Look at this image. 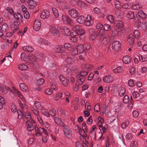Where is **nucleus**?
<instances>
[{"instance_id":"f257e3e1","label":"nucleus","mask_w":147,"mask_h":147,"mask_svg":"<svg viewBox=\"0 0 147 147\" xmlns=\"http://www.w3.org/2000/svg\"><path fill=\"white\" fill-rule=\"evenodd\" d=\"M26 125L27 130L30 131L33 130L36 127L35 121L33 120H31V121L30 120L27 121L26 122Z\"/></svg>"},{"instance_id":"f03ea898","label":"nucleus","mask_w":147,"mask_h":147,"mask_svg":"<svg viewBox=\"0 0 147 147\" xmlns=\"http://www.w3.org/2000/svg\"><path fill=\"white\" fill-rule=\"evenodd\" d=\"M36 126L35 128L36 131V136H42V134L44 133L45 135L48 136L46 130L44 128L36 127Z\"/></svg>"},{"instance_id":"7ed1b4c3","label":"nucleus","mask_w":147,"mask_h":147,"mask_svg":"<svg viewBox=\"0 0 147 147\" xmlns=\"http://www.w3.org/2000/svg\"><path fill=\"white\" fill-rule=\"evenodd\" d=\"M68 13L70 16L74 18H76L80 14L79 12L74 8L69 10Z\"/></svg>"},{"instance_id":"20e7f679","label":"nucleus","mask_w":147,"mask_h":147,"mask_svg":"<svg viewBox=\"0 0 147 147\" xmlns=\"http://www.w3.org/2000/svg\"><path fill=\"white\" fill-rule=\"evenodd\" d=\"M64 127L63 131L64 135L66 136L67 138H71L72 134V131L71 129H70L67 126H65Z\"/></svg>"},{"instance_id":"39448f33","label":"nucleus","mask_w":147,"mask_h":147,"mask_svg":"<svg viewBox=\"0 0 147 147\" xmlns=\"http://www.w3.org/2000/svg\"><path fill=\"white\" fill-rule=\"evenodd\" d=\"M137 28L142 31H145L147 30V22L143 24L138 22L137 23Z\"/></svg>"},{"instance_id":"423d86ee","label":"nucleus","mask_w":147,"mask_h":147,"mask_svg":"<svg viewBox=\"0 0 147 147\" xmlns=\"http://www.w3.org/2000/svg\"><path fill=\"white\" fill-rule=\"evenodd\" d=\"M41 26V23L39 20H36L34 23L33 28L35 31H37L40 29Z\"/></svg>"},{"instance_id":"0eeeda50","label":"nucleus","mask_w":147,"mask_h":147,"mask_svg":"<svg viewBox=\"0 0 147 147\" xmlns=\"http://www.w3.org/2000/svg\"><path fill=\"white\" fill-rule=\"evenodd\" d=\"M112 49L115 51H117L121 48V44L118 41L113 42L112 45Z\"/></svg>"},{"instance_id":"6e6552de","label":"nucleus","mask_w":147,"mask_h":147,"mask_svg":"<svg viewBox=\"0 0 147 147\" xmlns=\"http://www.w3.org/2000/svg\"><path fill=\"white\" fill-rule=\"evenodd\" d=\"M62 34L65 36H69L71 34V31L69 28L66 26H63L61 29Z\"/></svg>"},{"instance_id":"1a4fd4ad","label":"nucleus","mask_w":147,"mask_h":147,"mask_svg":"<svg viewBox=\"0 0 147 147\" xmlns=\"http://www.w3.org/2000/svg\"><path fill=\"white\" fill-rule=\"evenodd\" d=\"M59 77L60 81L64 86L67 87L68 86V80L63 75H60Z\"/></svg>"},{"instance_id":"9d476101","label":"nucleus","mask_w":147,"mask_h":147,"mask_svg":"<svg viewBox=\"0 0 147 147\" xmlns=\"http://www.w3.org/2000/svg\"><path fill=\"white\" fill-rule=\"evenodd\" d=\"M89 34L90 35V40H93L96 37V33L95 30L93 29H90L89 31Z\"/></svg>"},{"instance_id":"9b49d317","label":"nucleus","mask_w":147,"mask_h":147,"mask_svg":"<svg viewBox=\"0 0 147 147\" xmlns=\"http://www.w3.org/2000/svg\"><path fill=\"white\" fill-rule=\"evenodd\" d=\"M50 32L51 34L55 36L59 35V31L58 29L55 27H51L50 29Z\"/></svg>"},{"instance_id":"f8f14e48","label":"nucleus","mask_w":147,"mask_h":147,"mask_svg":"<svg viewBox=\"0 0 147 147\" xmlns=\"http://www.w3.org/2000/svg\"><path fill=\"white\" fill-rule=\"evenodd\" d=\"M50 15V13L49 11L47 10H44L40 15V17L45 19L48 18Z\"/></svg>"},{"instance_id":"ddd939ff","label":"nucleus","mask_w":147,"mask_h":147,"mask_svg":"<svg viewBox=\"0 0 147 147\" xmlns=\"http://www.w3.org/2000/svg\"><path fill=\"white\" fill-rule=\"evenodd\" d=\"M134 38L133 35L131 34H129L128 37L127 42L130 45H132L134 43Z\"/></svg>"},{"instance_id":"4468645a","label":"nucleus","mask_w":147,"mask_h":147,"mask_svg":"<svg viewBox=\"0 0 147 147\" xmlns=\"http://www.w3.org/2000/svg\"><path fill=\"white\" fill-rule=\"evenodd\" d=\"M137 15L140 18L144 20L147 17V15L141 10L138 12Z\"/></svg>"},{"instance_id":"2eb2a0df","label":"nucleus","mask_w":147,"mask_h":147,"mask_svg":"<svg viewBox=\"0 0 147 147\" xmlns=\"http://www.w3.org/2000/svg\"><path fill=\"white\" fill-rule=\"evenodd\" d=\"M115 26L119 29L122 30L123 28L124 25L123 22L121 20H119L116 22Z\"/></svg>"},{"instance_id":"dca6fc26","label":"nucleus","mask_w":147,"mask_h":147,"mask_svg":"<svg viewBox=\"0 0 147 147\" xmlns=\"http://www.w3.org/2000/svg\"><path fill=\"white\" fill-rule=\"evenodd\" d=\"M97 130V128L95 125H94L90 129V133L94 137V139L96 140V132Z\"/></svg>"},{"instance_id":"f3484780","label":"nucleus","mask_w":147,"mask_h":147,"mask_svg":"<svg viewBox=\"0 0 147 147\" xmlns=\"http://www.w3.org/2000/svg\"><path fill=\"white\" fill-rule=\"evenodd\" d=\"M107 38L105 36H100L99 40V42L104 45H106L107 43Z\"/></svg>"},{"instance_id":"a211bd4d","label":"nucleus","mask_w":147,"mask_h":147,"mask_svg":"<svg viewBox=\"0 0 147 147\" xmlns=\"http://www.w3.org/2000/svg\"><path fill=\"white\" fill-rule=\"evenodd\" d=\"M113 77L111 76H105L104 77L103 80L104 82L109 83L113 81Z\"/></svg>"},{"instance_id":"6ab92c4d","label":"nucleus","mask_w":147,"mask_h":147,"mask_svg":"<svg viewBox=\"0 0 147 147\" xmlns=\"http://www.w3.org/2000/svg\"><path fill=\"white\" fill-rule=\"evenodd\" d=\"M62 19L64 23H66L68 24H70L71 20L68 17L63 15L62 16Z\"/></svg>"},{"instance_id":"aec40b11","label":"nucleus","mask_w":147,"mask_h":147,"mask_svg":"<svg viewBox=\"0 0 147 147\" xmlns=\"http://www.w3.org/2000/svg\"><path fill=\"white\" fill-rule=\"evenodd\" d=\"M54 120L55 122L59 125L62 127H64L65 124L61 120L57 117L54 118Z\"/></svg>"},{"instance_id":"412c9836","label":"nucleus","mask_w":147,"mask_h":147,"mask_svg":"<svg viewBox=\"0 0 147 147\" xmlns=\"http://www.w3.org/2000/svg\"><path fill=\"white\" fill-rule=\"evenodd\" d=\"M126 16L130 20L133 19L135 17L134 12L131 11L127 12L126 13Z\"/></svg>"},{"instance_id":"4be33fe9","label":"nucleus","mask_w":147,"mask_h":147,"mask_svg":"<svg viewBox=\"0 0 147 147\" xmlns=\"http://www.w3.org/2000/svg\"><path fill=\"white\" fill-rule=\"evenodd\" d=\"M123 62L126 64L129 63L131 61V57L128 56H125L123 58Z\"/></svg>"},{"instance_id":"5701e85b","label":"nucleus","mask_w":147,"mask_h":147,"mask_svg":"<svg viewBox=\"0 0 147 147\" xmlns=\"http://www.w3.org/2000/svg\"><path fill=\"white\" fill-rule=\"evenodd\" d=\"M28 60H27V61L31 64L34 65L36 62V58L34 55H32L30 57H28Z\"/></svg>"},{"instance_id":"b1692460","label":"nucleus","mask_w":147,"mask_h":147,"mask_svg":"<svg viewBox=\"0 0 147 147\" xmlns=\"http://www.w3.org/2000/svg\"><path fill=\"white\" fill-rule=\"evenodd\" d=\"M19 87L20 89L23 91L27 92L29 90L28 87L23 83H20Z\"/></svg>"},{"instance_id":"393cba45","label":"nucleus","mask_w":147,"mask_h":147,"mask_svg":"<svg viewBox=\"0 0 147 147\" xmlns=\"http://www.w3.org/2000/svg\"><path fill=\"white\" fill-rule=\"evenodd\" d=\"M13 16L15 19L17 20H21L23 18L22 15L20 13L15 12L13 13Z\"/></svg>"},{"instance_id":"a878e982","label":"nucleus","mask_w":147,"mask_h":147,"mask_svg":"<svg viewBox=\"0 0 147 147\" xmlns=\"http://www.w3.org/2000/svg\"><path fill=\"white\" fill-rule=\"evenodd\" d=\"M139 58L140 61L142 62H145L147 61V54L142 55H140Z\"/></svg>"},{"instance_id":"bb28decb","label":"nucleus","mask_w":147,"mask_h":147,"mask_svg":"<svg viewBox=\"0 0 147 147\" xmlns=\"http://www.w3.org/2000/svg\"><path fill=\"white\" fill-rule=\"evenodd\" d=\"M8 29V26L6 23H4L1 27L0 30L4 32H6Z\"/></svg>"},{"instance_id":"cd10ccee","label":"nucleus","mask_w":147,"mask_h":147,"mask_svg":"<svg viewBox=\"0 0 147 147\" xmlns=\"http://www.w3.org/2000/svg\"><path fill=\"white\" fill-rule=\"evenodd\" d=\"M34 104L35 107L37 109L40 110H42L43 108L40 103L37 101H34Z\"/></svg>"},{"instance_id":"c85d7f7f","label":"nucleus","mask_w":147,"mask_h":147,"mask_svg":"<svg viewBox=\"0 0 147 147\" xmlns=\"http://www.w3.org/2000/svg\"><path fill=\"white\" fill-rule=\"evenodd\" d=\"M82 45L84 52L90 50V48L91 45L89 43H84Z\"/></svg>"},{"instance_id":"c756f323","label":"nucleus","mask_w":147,"mask_h":147,"mask_svg":"<svg viewBox=\"0 0 147 147\" xmlns=\"http://www.w3.org/2000/svg\"><path fill=\"white\" fill-rule=\"evenodd\" d=\"M23 49L25 51L30 52H32L34 50V49L31 47L29 46H25L23 47Z\"/></svg>"},{"instance_id":"7c9ffc66","label":"nucleus","mask_w":147,"mask_h":147,"mask_svg":"<svg viewBox=\"0 0 147 147\" xmlns=\"http://www.w3.org/2000/svg\"><path fill=\"white\" fill-rule=\"evenodd\" d=\"M85 19L83 16H80L78 17L76 20L80 24H82L84 21Z\"/></svg>"},{"instance_id":"2f4dec72","label":"nucleus","mask_w":147,"mask_h":147,"mask_svg":"<svg viewBox=\"0 0 147 147\" xmlns=\"http://www.w3.org/2000/svg\"><path fill=\"white\" fill-rule=\"evenodd\" d=\"M55 51L58 53H61L63 51V48L61 45L56 46L55 49Z\"/></svg>"},{"instance_id":"473e14b6","label":"nucleus","mask_w":147,"mask_h":147,"mask_svg":"<svg viewBox=\"0 0 147 147\" xmlns=\"http://www.w3.org/2000/svg\"><path fill=\"white\" fill-rule=\"evenodd\" d=\"M123 68L121 66L117 67L113 70V72L115 73H118L121 72L123 71Z\"/></svg>"},{"instance_id":"72a5a7b5","label":"nucleus","mask_w":147,"mask_h":147,"mask_svg":"<svg viewBox=\"0 0 147 147\" xmlns=\"http://www.w3.org/2000/svg\"><path fill=\"white\" fill-rule=\"evenodd\" d=\"M85 78L84 77H82L78 79L76 82L80 86L82 85L85 81Z\"/></svg>"},{"instance_id":"f704fd0d","label":"nucleus","mask_w":147,"mask_h":147,"mask_svg":"<svg viewBox=\"0 0 147 147\" xmlns=\"http://www.w3.org/2000/svg\"><path fill=\"white\" fill-rule=\"evenodd\" d=\"M19 69L21 70H26L28 68V67L27 65L24 64H21L19 66Z\"/></svg>"},{"instance_id":"c9c22d12","label":"nucleus","mask_w":147,"mask_h":147,"mask_svg":"<svg viewBox=\"0 0 147 147\" xmlns=\"http://www.w3.org/2000/svg\"><path fill=\"white\" fill-rule=\"evenodd\" d=\"M125 93V90L124 88L121 87L119 91V95L120 96H123Z\"/></svg>"},{"instance_id":"e433bc0d","label":"nucleus","mask_w":147,"mask_h":147,"mask_svg":"<svg viewBox=\"0 0 147 147\" xmlns=\"http://www.w3.org/2000/svg\"><path fill=\"white\" fill-rule=\"evenodd\" d=\"M40 43L41 44L43 45L48 46L50 44L49 42L47 40L43 39H40Z\"/></svg>"},{"instance_id":"4c0bfd02","label":"nucleus","mask_w":147,"mask_h":147,"mask_svg":"<svg viewBox=\"0 0 147 147\" xmlns=\"http://www.w3.org/2000/svg\"><path fill=\"white\" fill-rule=\"evenodd\" d=\"M76 48L79 53H82L83 52H84L82 45H80L78 46Z\"/></svg>"},{"instance_id":"58836bf2","label":"nucleus","mask_w":147,"mask_h":147,"mask_svg":"<svg viewBox=\"0 0 147 147\" xmlns=\"http://www.w3.org/2000/svg\"><path fill=\"white\" fill-rule=\"evenodd\" d=\"M21 58L24 61H27L28 57L27 56L25 53H22L20 55Z\"/></svg>"},{"instance_id":"ea45409f","label":"nucleus","mask_w":147,"mask_h":147,"mask_svg":"<svg viewBox=\"0 0 147 147\" xmlns=\"http://www.w3.org/2000/svg\"><path fill=\"white\" fill-rule=\"evenodd\" d=\"M108 128V125H105L104 126H101L100 127V129H99L102 133H104L106 132Z\"/></svg>"},{"instance_id":"a19ab883","label":"nucleus","mask_w":147,"mask_h":147,"mask_svg":"<svg viewBox=\"0 0 147 147\" xmlns=\"http://www.w3.org/2000/svg\"><path fill=\"white\" fill-rule=\"evenodd\" d=\"M52 10L55 17L56 18H58L59 16V14L57 9L53 7L52 8Z\"/></svg>"},{"instance_id":"79ce46f5","label":"nucleus","mask_w":147,"mask_h":147,"mask_svg":"<svg viewBox=\"0 0 147 147\" xmlns=\"http://www.w3.org/2000/svg\"><path fill=\"white\" fill-rule=\"evenodd\" d=\"M131 7L134 10H138L141 9L142 6L139 4H136L132 6Z\"/></svg>"},{"instance_id":"37998d69","label":"nucleus","mask_w":147,"mask_h":147,"mask_svg":"<svg viewBox=\"0 0 147 147\" xmlns=\"http://www.w3.org/2000/svg\"><path fill=\"white\" fill-rule=\"evenodd\" d=\"M108 21L111 23H113L115 19L114 16L112 15H109L107 16Z\"/></svg>"},{"instance_id":"c03bdc74","label":"nucleus","mask_w":147,"mask_h":147,"mask_svg":"<svg viewBox=\"0 0 147 147\" xmlns=\"http://www.w3.org/2000/svg\"><path fill=\"white\" fill-rule=\"evenodd\" d=\"M134 36L136 39H138L140 37V33L138 30H135L134 32Z\"/></svg>"},{"instance_id":"a18cd8bd","label":"nucleus","mask_w":147,"mask_h":147,"mask_svg":"<svg viewBox=\"0 0 147 147\" xmlns=\"http://www.w3.org/2000/svg\"><path fill=\"white\" fill-rule=\"evenodd\" d=\"M78 127L79 129V132L80 134L82 137L85 138L87 136L86 134L85 133L83 130L80 128H79Z\"/></svg>"},{"instance_id":"49530a36","label":"nucleus","mask_w":147,"mask_h":147,"mask_svg":"<svg viewBox=\"0 0 147 147\" xmlns=\"http://www.w3.org/2000/svg\"><path fill=\"white\" fill-rule=\"evenodd\" d=\"M16 113L18 115V118L19 119H21L24 117L23 114L20 110H18Z\"/></svg>"},{"instance_id":"de8ad7c7","label":"nucleus","mask_w":147,"mask_h":147,"mask_svg":"<svg viewBox=\"0 0 147 147\" xmlns=\"http://www.w3.org/2000/svg\"><path fill=\"white\" fill-rule=\"evenodd\" d=\"M5 103V100L2 96H0V109L3 108V104Z\"/></svg>"},{"instance_id":"09e8293b","label":"nucleus","mask_w":147,"mask_h":147,"mask_svg":"<svg viewBox=\"0 0 147 147\" xmlns=\"http://www.w3.org/2000/svg\"><path fill=\"white\" fill-rule=\"evenodd\" d=\"M82 129L84 131L86 134L88 132V128L85 122H83L82 124Z\"/></svg>"},{"instance_id":"8fccbe9b","label":"nucleus","mask_w":147,"mask_h":147,"mask_svg":"<svg viewBox=\"0 0 147 147\" xmlns=\"http://www.w3.org/2000/svg\"><path fill=\"white\" fill-rule=\"evenodd\" d=\"M64 47L67 50L70 49L71 48V45L69 43H66L64 45Z\"/></svg>"},{"instance_id":"3c124183","label":"nucleus","mask_w":147,"mask_h":147,"mask_svg":"<svg viewBox=\"0 0 147 147\" xmlns=\"http://www.w3.org/2000/svg\"><path fill=\"white\" fill-rule=\"evenodd\" d=\"M45 82V80L43 78H40L38 79L37 81V84L38 85H42Z\"/></svg>"},{"instance_id":"603ef678","label":"nucleus","mask_w":147,"mask_h":147,"mask_svg":"<svg viewBox=\"0 0 147 147\" xmlns=\"http://www.w3.org/2000/svg\"><path fill=\"white\" fill-rule=\"evenodd\" d=\"M114 4L115 7L117 9H119L121 7L120 4L119 2L117 0H115L114 1Z\"/></svg>"},{"instance_id":"864d4df0","label":"nucleus","mask_w":147,"mask_h":147,"mask_svg":"<svg viewBox=\"0 0 147 147\" xmlns=\"http://www.w3.org/2000/svg\"><path fill=\"white\" fill-rule=\"evenodd\" d=\"M129 98L128 96L126 95L123 98V101L125 103H127L129 101Z\"/></svg>"},{"instance_id":"5fc2aeb1","label":"nucleus","mask_w":147,"mask_h":147,"mask_svg":"<svg viewBox=\"0 0 147 147\" xmlns=\"http://www.w3.org/2000/svg\"><path fill=\"white\" fill-rule=\"evenodd\" d=\"M41 111L42 113L44 115L47 117H49L50 116V114H49V112L47 111L44 110L43 108Z\"/></svg>"},{"instance_id":"6e6d98bb","label":"nucleus","mask_w":147,"mask_h":147,"mask_svg":"<svg viewBox=\"0 0 147 147\" xmlns=\"http://www.w3.org/2000/svg\"><path fill=\"white\" fill-rule=\"evenodd\" d=\"M79 85L76 82V83L74 85L73 87V89L74 91L77 92L79 90Z\"/></svg>"},{"instance_id":"4d7b16f0","label":"nucleus","mask_w":147,"mask_h":147,"mask_svg":"<svg viewBox=\"0 0 147 147\" xmlns=\"http://www.w3.org/2000/svg\"><path fill=\"white\" fill-rule=\"evenodd\" d=\"M94 111L96 112H99L100 109V105L99 104H97L96 105L94 108Z\"/></svg>"},{"instance_id":"13d9d810","label":"nucleus","mask_w":147,"mask_h":147,"mask_svg":"<svg viewBox=\"0 0 147 147\" xmlns=\"http://www.w3.org/2000/svg\"><path fill=\"white\" fill-rule=\"evenodd\" d=\"M30 1L28 2L29 5L31 6L34 7L36 5V2L33 0H29Z\"/></svg>"},{"instance_id":"bf43d9fd","label":"nucleus","mask_w":147,"mask_h":147,"mask_svg":"<svg viewBox=\"0 0 147 147\" xmlns=\"http://www.w3.org/2000/svg\"><path fill=\"white\" fill-rule=\"evenodd\" d=\"M128 84L129 86L133 87L135 85L136 83L134 80L130 79L128 81Z\"/></svg>"},{"instance_id":"052dcab7","label":"nucleus","mask_w":147,"mask_h":147,"mask_svg":"<svg viewBox=\"0 0 147 147\" xmlns=\"http://www.w3.org/2000/svg\"><path fill=\"white\" fill-rule=\"evenodd\" d=\"M45 92L48 95H51L53 92L52 90L50 88H48L46 89L45 90Z\"/></svg>"},{"instance_id":"680f3d73","label":"nucleus","mask_w":147,"mask_h":147,"mask_svg":"<svg viewBox=\"0 0 147 147\" xmlns=\"http://www.w3.org/2000/svg\"><path fill=\"white\" fill-rule=\"evenodd\" d=\"M129 122L128 121H125L124 123H122L121 125V127L123 128H125L129 124Z\"/></svg>"},{"instance_id":"e2e57ef3","label":"nucleus","mask_w":147,"mask_h":147,"mask_svg":"<svg viewBox=\"0 0 147 147\" xmlns=\"http://www.w3.org/2000/svg\"><path fill=\"white\" fill-rule=\"evenodd\" d=\"M104 28L105 31H108L111 29L110 26L108 24H105L104 25Z\"/></svg>"},{"instance_id":"0e129e2a","label":"nucleus","mask_w":147,"mask_h":147,"mask_svg":"<svg viewBox=\"0 0 147 147\" xmlns=\"http://www.w3.org/2000/svg\"><path fill=\"white\" fill-rule=\"evenodd\" d=\"M62 93L61 92H59L57 93L55 96V99L57 100H58L62 96Z\"/></svg>"},{"instance_id":"69168bd1","label":"nucleus","mask_w":147,"mask_h":147,"mask_svg":"<svg viewBox=\"0 0 147 147\" xmlns=\"http://www.w3.org/2000/svg\"><path fill=\"white\" fill-rule=\"evenodd\" d=\"M135 68L134 67H131L130 68L129 73L132 76L135 73Z\"/></svg>"},{"instance_id":"338daca9","label":"nucleus","mask_w":147,"mask_h":147,"mask_svg":"<svg viewBox=\"0 0 147 147\" xmlns=\"http://www.w3.org/2000/svg\"><path fill=\"white\" fill-rule=\"evenodd\" d=\"M88 65V64L86 63H83L82 64L81 67L83 69L86 70L89 68Z\"/></svg>"},{"instance_id":"774afa93","label":"nucleus","mask_w":147,"mask_h":147,"mask_svg":"<svg viewBox=\"0 0 147 147\" xmlns=\"http://www.w3.org/2000/svg\"><path fill=\"white\" fill-rule=\"evenodd\" d=\"M65 62L67 63V64H70L72 63L73 61L71 58L68 57L65 59Z\"/></svg>"}]
</instances>
